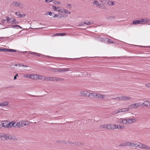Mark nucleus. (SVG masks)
Returning <instances> with one entry per match:
<instances>
[{
    "instance_id": "f257e3e1",
    "label": "nucleus",
    "mask_w": 150,
    "mask_h": 150,
    "mask_svg": "<svg viewBox=\"0 0 150 150\" xmlns=\"http://www.w3.org/2000/svg\"><path fill=\"white\" fill-rule=\"evenodd\" d=\"M25 52L27 54L34 55L35 56H44V57H48L49 58H52L53 59H54L56 60H62L64 59V58H62L53 57L45 55L42 54H40L39 53H38L33 52L25 51Z\"/></svg>"
},
{
    "instance_id": "f03ea898",
    "label": "nucleus",
    "mask_w": 150,
    "mask_h": 150,
    "mask_svg": "<svg viewBox=\"0 0 150 150\" xmlns=\"http://www.w3.org/2000/svg\"><path fill=\"white\" fill-rule=\"evenodd\" d=\"M64 79L63 78H59L54 77H48L47 78V81H64Z\"/></svg>"
},
{
    "instance_id": "7ed1b4c3",
    "label": "nucleus",
    "mask_w": 150,
    "mask_h": 150,
    "mask_svg": "<svg viewBox=\"0 0 150 150\" xmlns=\"http://www.w3.org/2000/svg\"><path fill=\"white\" fill-rule=\"evenodd\" d=\"M91 95H92L93 98L101 99L104 98L105 96L104 95H102L99 93H92Z\"/></svg>"
},
{
    "instance_id": "20e7f679",
    "label": "nucleus",
    "mask_w": 150,
    "mask_h": 150,
    "mask_svg": "<svg viewBox=\"0 0 150 150\" xmlns=\"http://www.w3.org/2000/svg\"><path fill=\"white\" fill-rule=\"evenodd\" d=\"M141 106V103H135L129 105V107L131 108H137Z\"/></svg>"
},
{
    "instance_id": "39448f33",
    "label": "nucleus",
    "mask_w": 150,
    "mask_h": 150,
    "mask_svg": "<svg viewBox=\"0 0 150 150\" xmlns=\"http://www.w3.org/2000/svg\"><path fill=\"white\" fill-rule=\"evenodd\" d=\"M6 20L8 23L14 24V22L15 21V19L14 18H10L9 17L7 16L6 17Z\"/></svg>"
},
{
    "instance_id": "423d86ee",
    "label": "nucleus",
    "mask_w": 150,
    "mask_h": 150,
    "mask_svg": "<svg viewBox=\"0 0 150 150\" xmlns=\"http://www.w3.org/2000/svg\"><path fill=\"white\" fill-rule=\"evenodd\" d=\"M143 106L147 108H150V102L148 101H146L142 103H141V106Z\"/></svg>"
},
{
    "instance_id": "0eeeda50",
    "label": "nucleus",
    "mask_w": 150,
    "mask_h": 150,
    "mask_svg": "<svg viewBox=\"0 0 150 150\" xmlns=\"http://www.w3.org/2000/svg\"><path fill=\"white\" fill-rule=\"evenodd\" d=\"M80 93L82 95V96H84L89 97L91 95V93H90L86 91H81L80 92Z\"/></svg>"
},
{
    "instance_id": "6e6552de",
    "label": "nucleus",
    "mask_w": 150,
    "mask_h": 150,
    "mask_svg": "<svg viewBox=\"0 0 150 150\" xmlns=\"http://www.w3.org/2000/svg\"><path fill=\"white\" fill-rule=\"evenodd\" d=\"M118 122L120 124H127V119L121 118L118 120Z\"/></svg>"
},
{
    "instance_id": "1a4fd4ad",
    "label": "nucleus",
    "mask_w": 150,
    "mask_h": 150,
    "mask_svg": "<svg viewBox=\"0 0 150 150\" xmlns=\"http://www.w3.org/2000/svg\"><path fill=\"white\" fill-rule=\"evenodd\" d=\"M8 136L2 133L0 134V138L3 140L8 139Z\"/></svg>"
},
{
    "instance_id": "9d476101",
    "label": "nucleus",
    "mask_w": 150,
    "mask_h": 150,
    "mask_svg": "<svg viewBox=\"0 0 150 150\" xmlns=\"http://www.w3.org/2000/svg\"><path fill=\"white\" fill-rule=\"evenodd\" d=\"M9 125V126L7 127H6V128H8L9 127H15L17 125H16V123L15 122L12 121L11 122H9L8 123H7V125Z\"/></svg>"
},
{
    "instance_id": "9b49d317",
    "label": "nucleus",
    "mask_w": 150,
    "mask_h": 150,
    "mask_svg": "<svg viewBox=\"0 0 150 150\" xmlns=\"http://www.w3.org/2000/svg\"><path fill=\"white\" fill-rule=\"evenodd\" d=\"M12 4L15 7H19L20 6L21 4V3L20 1H13V2Z\"/></svg>"
},
{
    "instance_id": "f8f14e48",
    "label": "nucleus",
    "mask_w": 150,
    "mask_h": 150,
    "mask_svg": "<svg viewBox=\"0 0 150 150\" xmlns=\"http://www.w3.org/2000/svg\"><path fill=\"white\" fill-rule=\"evenodd\" d=\"M42 78L43 76H42L37 74H34V79L40 80L42 79Z\"/></svg>"
},
{
    "instance_id": "ddd939ff",
    "label": "nucleus",
    "mask_w": 150,
    "mask_h": 150,
    "mask_svg": "<svg viewBox=\"0 0 150 150\" xmlns=\"http://www.w3.org/2000/svg\"><path fill=\"white\" fill-rule=\"evenodd\" d=\"M132 24L134 25H136L139 24H142L141 19L134 20L133 21Z\"/></svg>"
},
{
    "instance_id": "4468645a",
    "label": "nucleus",
    "mask_w": 150,
    "mask_h": 150,
    "mask_svg": "<svg viewBox=\"0 0 150 150\" xmlns=\"http://www.w3.org/2000/svg\"><path fill=\"white\" fill-rule=\"evenodd\" d=\"M126 146H129L134 147V142L126 141Z\"/></svg>"
},
{
    "instance_id": "2eb2a0df",
    "label": "nucleus",
    "mask_w": 150,
    "mask_h": 150,
    "mask_svg": "<svg viewBox=\"0 0 150 150\" xmlns=\"http://www.w3.org/2000/svg\"><path fill=\"white\" fill-rule=\"evenodd\" d=\"M15 14L16 15L18 16L19 18H22L24 16H26L25 14H21L19 12H16L15 13Z\"/></svg>"
},
{
    "instance_id": "dca6fc26",
    "label": "nucleus",
    "mask_w": 150,
    "mask_h": 150,
    "mask_svg": "<svg viewBox=\"0 0 150 150\" xmlns=\"http://www.w3.org/2000/svg\"><path fill=\"white\" fill-rule=\"evenodd\" d=\"M8 139H10L14 140H17V138L14 136H8Z\"/></svg>"
},
{
    "instance_id": "f3484780",
    "label": "nucleus",
    "mask_w": 150,
    "mask_h": 150,
    "mask_svg": "<svg viewBox=\"0 0 150 150\" xmlns=\"http://www.w3.org/2000/svg\"><path fill=\"white\" fill-rule=\"evenodd\" d=\"M113 125H111L110 124L106 125V129H114Z\"/></svg>"
},
{
    "instance_id": "a211bd4d",
    "label": "nucleus",
    "mask_w": 150,
    "mask_h": 150,
    "mask_svg": "<svg viewBox=\"0 0 150 150\" xmlns=\"http://www.w3.org/2000/svg\"><path fill=\"white\" fill-rule=\"evenodd\" d=\"M140 19L142 24H144L145 23L150 22V20L147 19Z\"/></svg>"
},
{
    "instance_id": "6ab92c4d",
    "label": "nucleus",
    "mask_w": 150,
    "mask_h": 150,
    "mask_svg": "<svg viewBox=\"0 0 150 150\" xmlns=\"http://www.w3.org/2000/svg\"><path fill=\"white\" fill-rule=\"evenodd\" d=\"M127 124H130L134 122V121L135 120L134 119H127Z\"/></svg>"
},
{
    "instance_id": "aec40b11",
    "label": "nucleus",
    "mask_w": 150,
    "mask_h": 150,
    "mask_svg": "<svg viewBox=\"0 0 150 150\" xmlns=\"http://www.w3.org/2000/svg\"><path fill=\"white\" fill-rule=\"evenodd\" d=\"M93 23V21L91 22H88L87 23H86L85 22H84L83 23V22L81 23L80 24V26L83 25V24H86L87 25H89L90 24H92Z\"/></svg>"
},
{
    "instance_id": "412c9836",
    "label": "nucleus",
    "mask_w": 150,
    "mask_h": 150,
    "mask_svg": "<svg viewBox=\"0 0 150 150\" xmlns=\"http://www.w3.org/2000/svg\"><path fill=\"white\" fill-rule=\"evenodd\" d=\"M69 144H73V145H76L77 146H80V145H83V144H81L80 143H77L76 142H70L69 143Z\"/></svg>"
},
{
    "instance_id": "4be33fe9",
    "label": "nucleus",
    "mask_w": 150,
    "mask_h": 150,
    "mask_svg": "<svg viewBox=\"0 0 150 150\" xmlns=\"http://www.w3.org/2000/svg\"><path fill=\"white\" fill-rule=\"evenodd\" d=\"M8 105V102H5L2 103H0V106H6Z\"/></svg>"
},
{
    "instance_id": "5701e85b",
    "label": "nucleus",
    "mask_w": 150,
    "mask_h": 150,
    "mask_svg": "<svg viewBox=\"0 0 150 150\" xmlns=\"http://www.w3.org/2000/svg\"><path fill=\"white\" fill-rule=\"evenodd\" d=\"M93 4H96L98 7H100L101 6V4H99L98 1H94L93 2Z\"/></svg>"
},
{
    "instance_id": "b1692460",
    "label": "nucleus",
    "mask_w": 150,
    "mask_h": 150,
    "mask_svg": "<svg viewBox=\"0 0 150 150\" xmlns=\"http://www.w3.org/2000/svg\"><path fill=\"white\" fill-rule=\"evenodd\" d=\"M107 4L110 6H113L115 4L114 1H107Z\"/></svg>"
},
{
    "instance_id": "393cba45",
    "label": "nucleus",
    "mask_w": 150,
    "mask_h": 150,
    "mask_svg": "<svg viewBox=\"0 0 150 150\" xmlns=\"http://www.w3.org/2000/svg\"><path fill=\"white\" fill-rule=\"evenodd\" d=\"M25 76L26 77H28L31 79H34V74L32 75L26 74L25 75Z\"/></svg>"
},
{
    "instance_id": "a878e982",
    "label": "nucleus",
    "mask_w": 150,
    "mask_h": 150,
    "mask_svg": "<svg viewBox=\"0 0 150 150\" xmlns=\"http://www.w3.org/2000/svg\"><path fill=\"white\" fill-rule=\"evenodd\" d=\"M6 52H16L17 51L16 50L13 49H6Z\"/></svg>"
},
{
    "instance_id": "bb28decb",
    "label": "nucleus",
    "mask_w": 150,
    "mask_h": 150,
    "mask_svg": "<svg viewBox=\"0 0 150 150\" xmlns=\"http://www.w3.org/2000/svg\"><path fill=\"white\" fill-rule=\"evenodd\" d=\"M9 126L8 125H4V123H0V129L2 127L6 128V127H8Z\"/></svg>"
},
{
    "instance_id": "cd10ccee",
    "label": "nucleus",
    "mask_w": 150,
    "mask_h": 150,
    "mask_svg": "<svg viewBox=\"0 0 150 150\" xmlns=\"http://www.w3.org/2000/svg\"><path fill=\"white\" fill-rule=\"evenodd\" d=\"M141 143L139 142L136 143H134V147L140 148V146H141Z\"/></svg>"
},
{
    "instance_id": "c85d7f7f",
    "label": "nucleus",
    "mask_w": 150,
    "mask_h": 150,
    "mask_svg": "<svg viewBox=\"0 0 150 150\" xmlns=\"http://www.w3.org/2000/svg\"><path fill=\"white\" fill-rule=\"evenodd\" d=\"M118 146L119 147H125L126 146V142L122 143H121L119 144Z\"/></svg>"
},
{
    "instance_id": "c756f323",
    "label": "nucleus",
    "mask_w": 150,
    "mask_h": 150,
    "mask_svg": "<svg viewBox=\"0 0 150 150\" xmlns=\"http://www.w3.org/2000/svg\"><path fill=\"white\" fill-rule=\"evenodd\" d=\"M108 0H101L100 1L101 5H104L106 3H107Z\"/></svg>"
},
{
    "instance_id": "7c9ffc66",
    "label": "nucleus",
    "mask_w": 150,
    "mask_h": 150,
    "mask_svg": "<svg viewBox=\"0 0 150 150\" xmlns=\"http://www.w3.org/2000/svg\"><path fill=\"white\" fill-rule=\"evenodd\" d=\"M106 39L107 40L106 42L107 43H108V44L114 43V42H113V41H111V40H110V39L109 38H107V39Z\"/></svg>"
},
{
    "instance_id": "2f4dec72",
    "label": "nucleus",
    "mask_w": 150,
    "mask_h": 150,
    "mask_svg": "<svg viewBox=\"0 0 150 150\" xmlns=\"http://www.w3.org/2000/svg\"><path fill=\"white\" fill-rule=\"evenodd\" d=\"M112 99H117L119 100H122V96L117 97L116 98H112Z\"/></svg>"
},
{
    "instance_id": "473e14b6",
    "label": "nucleus",
    "mask_w": 150,
    "mask_h": 150,
    "mask_svg": "<svg viewBox=\"0 0 150 150\" xmlns=\"http://www.w3.org/2000/svg\"><path fill=\"white\" fill-rule=\"evenodd\" d=\"M122 112H125V111H128L129 110V108H122Z\"/></svg>"
},
{
    "instance_id": "72a5a7b5",
    "label": "nucleus",
    "mask_w": 150,
    "mask_h": 150,
    "mask_svg": "<svg viewBox=\"0 0 150 150\" xmlns=\"http://www.w3.org/2000/svg\"><path fill=\"white\" fill-rule=\"evenodd\" d=\"M8 38V37H0V42H2L4 40V39L6 38Z\"/></svg>"
},
{
    "instance_id": "f704fd0d",
    "label": "nucleus",
    "mask_w": 150,
    "mask_h": 150,
    "mask_svg": "<svg viewBox=\"0 0 150 150\" xmlns=\"http://www.w3.org/2000/svg\"><path fill=\"white\" fill-rule=\"evenodd\" d=\"M146 145L143 144L142 143L141 144V146H140V148H142V149H145V147L146 146Z\"/></svg>"
},
{
    "instance_id": "c9c22d12",
    "label": "nucleus",
    "mask_w": 150,
    "mask_h": 150,
    "mask_svg": "<svg viewBox=\"0 0 150 150\" xmlns=\"http://www.w3.org/2000/svg\"><path fill=\"white\" fill-rule=\"evenodd\" d=\"M63 10H64V12L67 14H70L71 13V12L69 11H68L66 9H63Z\"/></svg>"
},
{
    "instance_id": "e433bc0d",
    "label": "nucleus",
    "mask_w": 150,
    "mask_h": 150,
    "mask_svg": "<svg viewBox=\"0 0 150 150\" xmlns=\"http://www.w3.org/2000/svg\"><path fill=\"white\" fill-rule=\"evenodd\" d=\"M125 126L124 125H122L120 126V125H119L118 126V128L119 129H122L124 128Z\"/></svg>"
},
{
    "instance_id": "4c0bfd02",
    "label": "nucleus",
    "mask_w": 150,
    "mask_h": 150,
    "mask_svg": "<svg viewBox=\"0 0 150 150\" xmlns=\"http://www.w3.org/2000/svg\"><path fill=\"white\" fill-rule=\"evenodd\" d=\"M20 122H19L16 124V125H17L16 126H17V127H20L22 126V125L20 124Z\"/></svg>"
},
{
    "instance_id": "58836bf2",
    "label": "nucleus",
    "mask_w": 150,
    "mask_h": 150,
    "mask_svg": "<svg viewBox=\"0 0 150 150\" xmlns=\"http://www.w3.org/2000/svg\"><path fill=\"white\" fill-rule=\"evenodd\" d=\"M6 48H0V51L6 52Z\"/></svg>"
},
{
    "instance_id": "ea45409f",
    "label": "nucleus",
    "mask_w": 150,
    "mask_h": 150,
    "mask_svg": "<svg viewBox=\"0 0 150 150\" xmlns=\"http://www.w3.org/2000/svg\"><path fill=\"white\" fill-rule=\"evenodd\" d=\"M106 39H107V38H102L101 39V41L102 42H106L107 40Z\"/></svg>"
},
{
    "instance_id": "a19ab883",
    "label": "nucleus",
    "mask_w": 150,
    "mask_h": 150,
    "mask_svg": "<svg viewBox=\"0 0 150 150\" xmlns=\"http://www.w3.org/2000/svg\"><path fill=\"white\" fill-rule=\"evenodd\" d=\"M54 4H60L61 3L59 1H57L56 0H55L54 2Z\"/></svg>"
},
{
    "instance_id": "79ce46f5",
    "label": "nucleus",
    "mask_w": 150,
    "mask_h": 150,
    "mask_svg": "<svg viewBox=\"0 0 150 150\" xmlns=\"http://www.w3.org/2000/svg\"><path fill=\"white\" fill-rule=\"evenodd\" d=\"M49 15L50 16H53L54 14V12L52 13L51 12H49L48 13Z\"/></svg>"
},
{
    "instance_id": "37998d69",
    "label": "nucleus",
    "mask_w": 150,
    "mask_h": 150,
    "mask_svg": "<svg viewBox=\"0 0 150 150\" xmlns=\"http://www.w3.org/2000/svg\"><path fill=\"white\" fill-rule=\"evenodd\" d=\"M118 126L119 125H113V128L114 129H118Z\"/></svg>"
},
{
    "instance_id": "c03bdc74",
    "label": "nucleus",
    "mask_w": 150,
    "mask_h": 150,
    "mask_svg": "<svg viewBox=\"0 0 150 150\" xmlns=\"http://www.w3.org/2000/svg\"><path fill=\"white\" fill-rule=\"evenodd\" d=\"M59 36H64V35H66V33H59Z\"/></svg>"
},
{
    "instance_id": "a18cd8bd",
    "label": "nucleus",
    "mask_w": 150,
    "mask_h": 150,
    "mask_svg": "<svg viewBox=\"0 0 150 150\" xmlns=\"http://www.w3.org/2000/svg\"><path fill=\"white\" fill-rule=\"evenodd\" d=\"M69 69L68 68L62 69V71H69Z\"/></svg>"
},
{
    "instance_id": "49530a36",
    "label": "nucleus",
    "mask_w": 150,
    "mask_h": 150,
    "mask_svg": "<svg viewBox=\"0 0 150 150\" xmlns=\"http://www.w3.org/2000/svg\"><path fill=\"white\" fill-rule=\"evenodd\" d=\"M100 127L102 128H106V125H100Z\"/></svg>"
},
{
    "instance_id": "de8ad7c7",
    "label": "nucleus",
    "mask_w": 150,
    "mask_h": 150,
    "mask_svg": "<svg viewBox=\"0 0 150 150\" xmlns=\"http://www.w3.org/2000/svg\"><path fill=\"white\" fill-rule=\"evenodd\" d=\"M58 14H58V13H57V14H55L54 13V16H53V18H55L57 17H58Z\"/></svg>"
},
{
    "instance_id": "09e8293b",
    "label": "nucleus",
    "mask_w": 150,
    "mask_h": 150,
    "mask_svg": "<svg viewBox=\"0 0 150 150\" xmlns=\"http://www.w3.org/2000/svg\"><path fill=\"white\" fill-rule=\"evenodd\" d=\"M55 70H56V71L58 72L62 71V69H55Z\"/></svg>"
},
{
    "instance_id": "8fccbe9b",
    "label": "nucleus",
    "mask_w": 150,
    "mask_h": 150,
    "mask_svg": "<svg viewBox=\"0 0 150 150\" xmlns=\"http://www.w3.org/2000/svg\"><path fill=\"white\" fill-rule=\"evenodd\" d=\"M52 7H53V8L54 9V10L55 11H57V7H56L55 6H52Z\"/></svg>"
},
{
    "instance_id": "3c124183",
    "label": "nucleus",
    "mask_w": 150,
    "mask_h": 150,
    "mask_svg": "<svg viewBox=\"0 0 150 150\" xmlns=\"http://www.w3.org/2000/svg\"><path fill=\"white\" fill-rule=\"evenodd\" d=\"M62 14H59L58 16V18H60L62 17Z\"/></svg>"
},
{
    "instance_id": "603ef678",
    "label": "nucleus",
    "mask_w": 150,
    "mask_h": 150,
    "mask_svg": "<svg viewBox=\"0 0 150 150\" xmlns=\"http://www.w3.org/2000/svg\"><path fill=\"white\" fill-rule=\"evenodd\" d=\"M54 1V0H45V1L47 3H49L50 2H51Z\"/></svg>"
},
{
    "instance_id": "864d4df0",
    "label": "nucleus",
    "mask_w": 150,
    "mask_h": 150,
    "mask_svg": "<svg viewBox=\"0 0 150 150\" xmlns=\"http://www.w3.org/2000/svg\"><path fill=\"white\" fill-rule=\"evenodd\" d=\"M67 6L69 8H71V5L70 4H69L67 5Z\"/></svg>"
},
{
    "instance_id": "5fc2aeb1",
    "label": "nucleus",
    "mask_w": 150,
    "mask_h": 150,
    "mask_svg": "<svg viewBox=\"0 0 150 150\" xmlns=\"http://www.w3.org/2000/svg\"><path fill=\"white\" fill-rule=\"evenodd\" d=\"M18 25H12L11 26V27L13 28H14L16 27H18Z\"/></svg>"
},
{
    "instance_id": "6e6d98bb",
    "label": "nucleus",
    "mask_w": 150,
    "mask_h": 150,
    "mask_svg": "<svg viewBox=\"0 0 150 150\" xmlns=\"http://www.w3.org/2000/svg\"><path fill=\"white\" fill-rule=\"evenodd\" d=\"M145 85L147 87H150V83H146Z\"/></svg>"
},
{
    "instance_id": "4d7b16f0",
    "label": "nucleus",
    "mask_w": 150,
    "mask_h": 150,
    "mask_svg": "<svg viewBox=\"0 0 150 150\" xmlns=\"http://www.w3.org/2000/svg\"><path fill=\"white\" fill-rule=\"evenodd\" d=\"M17 76L18 77V74H16V75L14 76V80H16L17 78Z\"/></svg>"
},
{
    "instance_id": "13d9d810",
    "label": "nucleus",
    "mask_w": 150,
    "mask_h": 150,
    "mask_svg": "<svg viewBox=\"0 0 150 150\" xmlns=\"http://www.w3.org/2000/svg\"><path fill=\"white\" fill-rule=\"evenodd\" d=\"M126 100V96H122V100Z\"/></svg>"
},
{
    "instance_id": "bf43d9fd",
    "label": "nucleus",
    "mask_w": 150,
    "mask_h": 150,
    "mask_svg": "<svg viewBox=\"0 0 150 150\" xmlns=\"http://www.w3.org/2000/svg\"><path fill=\"white\" fill-rule=\"evenodd\" d=\"M1 123H4V125H6V124H7V122L5 121H2V122Z\"/></svg>"
},
{
    "instance_id": "052dcab7",
    "label": "nucleus",
    "mask_w": 150,
    "mask_h": 150,
    "mask_svg": "<svg viewBox=\"0 0 150 150\" xmlns=\"http://www.w3.org/2000/svg\"><path fill=\"white\" fill-rule=\"evenodd\" d=\"M109 18L110 19H114L115 18V17H114L113 16H110V17H109Z\"/></svg>"
},
{
    "instance_id": "680f3d73",
    "label": "nucleus",
    "mask_w": 150,
    "mask_h": 150,
    "mask_svg": "<svg viewBox=\"0 0 150 150\" xmlns=\"http://www.w3.org/2000/svg\"><path fill=\"white\" fill-rule=\"evenodd\" d=\"M21 66L23 67L24 68H25V67H28V66H27V65H24V64L21 65Z\"/></svg>"
},
{
    "instance_id": "e2e57ef3",
    "label": "nucleus",
    "mask_w": 150,
    "mask_h": 150,
    "mask_svg": "<svg viewBox=\"0 0 150 150\" xmlns=\"http://www.w3.org/2000/svg\"><path fill=\"white\" fill-rule=\"evenodd\" d=\"M145 149H150V147L149 146H146L145 147Z\"/></svg>"
},
{
    "instance_id": "0e129e2a",
    "label": "nucleus",
    "mask_w": 150,
    "mask_h": 150,
    "mask_svg": "<svg viewBox=\"0 0 150 150\" xmlns=\"http://www.w3.org/2000/svg\"><path fill=\"white\" fill-rule=\"evenodd\" d=\"M131 98V97H129L126 96V100H129Z\"/></svg>"
},
{
    "instance_id": "69168bd1",
    "label": "nucleus",
    "mask_w": 150,
    "mask_h": 150,
    "mask_svg": "<svg viewBox=\"0 0 150 150\" xmlns=\"http://www.w3.org/2000/svg\"><path fill=\"white\" fill-rule=\"evenodd\" d=\"M57 10L59 12L61 11V9L59 7H57Z\"/></svg>"
},
{
    "instance_id": "338daca9",
    "label": "nucleus",
    "mask_w": 150,
    "mask_h": 150,
    "mask_svg": "<svg viewBox=\"0 0 150 150\" xmlns=\"http://www.w3.org/2000/svg\"><path fill=\"white\" fill-rule=\"evenodd\" d=\"M47 78H46L45 77H44V78L43 79H42V80H43V81H45L46 80H47Z\"/></svg>"
},
{
    "instance_id": "774afa93",
    "label": "nucleus",
    "mask_w": 150,
    "mask_h": 150,
    "mask_svg": "<svg viewBox=\"0 0 150 150\" xmlns=\"http://www.w3.org/2000/svg\"><path fill=\"white\" fill-rule=\"evenodd\" d=\"M114 114H117L118 113V110H116L115 111H114Z\"/></svg>"
}]
</instances>
